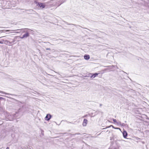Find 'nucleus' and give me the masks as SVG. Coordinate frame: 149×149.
<instances>
[{"instance_id": "obj_14", "label": "nucleus", "mask_w": 149, "mask_h": 149, "mask_svg": "<svg viewBox=\"0 0 149 149\" xmlns=\"http://www.w3.org/2000/svg\"><path fill=\"white\" fill-rule=\"evenodd\" d=\"M0 43L2 44L3 43V42H2L1 41H0Z\"/></svg>"}, {"instance_id": "obj_3", "label": "nucleus", "mask_w": 149, "mask_h": 149, "mask_svg": "<svg viewBox=\"0 0 149 149\" xmlns=\"http://www.w3.org/2000/svg\"><path fill=\"white\" fill-rule=\"evenodd\" d=\"M52 116L49 114H47L45 117V119L46 120H49L51 118Z\"/></svg>"}, {"instance_id": "obj_1", "label": "nucleus", "mask_w": 149, "mask_h": 149, "mask_svg": "<svg viewBox=\"0 0 149 149\" xmlns=\"http://www.w3.org/2000/svg\"><path fill=\"white\" fill-rule=\"evenodd\" d=\"M23 32H26V33L23 35L22 37H21L20 38L21 39H23L24 38H26L29 36V33L28 32H27L25 31H23Z\"/></svg>"}, {"instance_id": "obj_19", "label": "nucleus", "mask_w": 149, "mask_h": 149, "mask_svg": "<svg viewBox=\"0 0 149 149\" xmlns=\"http://www.w3.org/2000/svg\"><path fill=\"white\" fill-rule=\"evenodd\" d=\"M100 106H101L102 105L101 104H100Z\"/></svg>"}, {"instance_id": "obj_17", "label": "nucleus", "mask_w": 149, "mask_h": 149, "mask_svg": "<svg viewBox=\"0 0 149 149\" xmlns=\"http://www.w3.org/2000/svg\"><path fill=\"white\" fill-rule=\"evenodd\" d=\"M61 3H61L59 5H58V6H59Z\"/></svg>"}, {"instance_id": "obj_5", "label": "nucleus", "mask_w": 149, "mask_h": 149, "mask_svg": "<svg viewBox=\"0 0 149 149\" xmlns=\"http://www.w3.org/2000/svg\"><path fill=\"white\" fill-rule=\"evenodd\" d=\"M87 120L86 119H84V120L83 122V125L84 126H86L87 123Z\"/></svg>"}, {"instance_id": "obj_10", "label": "nucleus", "mask_w": 149, "mask_h": 149, "mask_svg": "<svg viewBox=\"0 0 149 149\" xmlns=\"http://www.w3.org/2000/svg\"><path fill=\"white\" fill-rule=\"evenodd\" d=\"M0 93H4V94H7V95H9V94L8 93H4L3 92L1 91H0Z\"/></svg>"}, {"instance_id": "obj_18", "label": "nucleus", "mask_w": 149, "mask_h": 149, "mask_svg": "<svg viewBox=\"0 0 149 149\" xmlns=\"http://www.w3.org/2000/svg\"><path fill=\"white\" fill-rule=\"evenodd\" d=\"M16 33H19V32H16Z\"/></svg>"}, {"instance_id": "obj_13", "label": "nucleus", "mask_w": 149, "mask_h": 149, "mask_svg": "<svg viewBox=\"0 0 149 149\" xmlns=\"http://www.w3.org/2000/svg\"><path fill=\"white\" fill-rule=\"evenodd\" d=\"M24 29H17V30H23Z\"/></svg>"}, {"instance_id": "obj_2", "label": "nucleus", "mask_w": 149, "mask_h": 149, "mask_svg": "<svg viewBox=\"0 0 149 149\" xmlns=\"http://www.w3.org/2000/svg\"><path fill=\"white\" fill-rule=\"evenodd\" d=\"M37 6L40 7L41 9H43L45 7V4L44 3H38L37 4Z\"/></svg>"}, {"instance_id": "obj_4", "label": "nucleus", "mask_w": 149, "mask_h": 149, "mask_svg": "<svg viewBox=\"0 0 149 149\" xmlns=\"http://www.w3.org/2000/svg\"><path fill=\"white\" fill-rule=\"evenodd\" d=\"M4 43L7 45H10L12 44V42L6 40L4 41Z\"/></svg>"}, {"instance_id": "obj_11", "label": "nucleus", "mask_w": 149, "mask_h": 149, "mask_svg": "<svg viewBox=\"0 0 149 149\" xmlns=\"http://www.w3.org/2000/svg\"><path fill=\"white\" fill-rule=\"evenodd\" d=\"M112 127L113 128H114V129H118V128H115L113 125H110V126H109L108 127Z\"/></svg>"}, {"instance_id": "obj_20", "label": "nucleus", "mask_w": 149, "mask_h": 149, "mask_svg": "<svg viewBox=\"0 0 149 149\" xmlns=\"http://www.w3.org/2000/svg\"><path fill=\"white\" fill-rule=\"evenodd\" d=\"M108 122H110V121L108 120Z\"/></svg>"}, {"instance_id": "obj_16", "label": "nucleus", "mask_w": 149, "mask_h": 149, "mask_svg": "<svg viewBox=\"0 0 149 149\" xmlns=\"http://www.w3.org/2000/svg\"><path fill=\"white\" fill-rule=\"evenodd\" d=\"M6 149H9L8 147H7Z\"/></svg>"}, {"instance_id": "obj_7", "label": "nucleus", "mask_w": 149, "mask_h": 149, "mask_svg": "<svg viewBox=\"0 0 149 149\" xmlns=\"http://www.w3.org/2000/svg\"><path fill=\"white\" fill-rule=\"evenodd\" d=\"M84 58L86 60H88L90 58V56L89 55H85L84 56Z\"/></svg>"}, {"instance_id": "obj_8", "label": "nucleus", "mask_w": 149, "mask_h": 149, "mask_svg": "<svg viewBox=\"0 0 149 149\" xmlns=\"http://www.w3.org/2000/svg\"><path fill=\"white\" fill-rule=\"evenodd\" d=\"M98 73L94 74H93V75H92V76H91V78H94L95 77H96L97 76V75H98Z\"/></svg>"}, {"instance_id": "obj_15", "label": "nucleus", "mask_w": 149, "mask_h": 149, "mask_svg": "<svg viewBox=\"0 0 149 149\" xmlns=\"http://www.w3.org/2000/svg\"><path fill=\"white\" fill-rule=\"evenodd\" d=\"M15 40H13V42H15Z\"/></svg>"}, {"instance_id": "obj_6", "label": "nucleus", "mask_w": 149, "mask_h": 149, "mask_svg": "<svg viewBox=\"0 0 149 149\" xmlns=\"http://www.w3.org/2000/svg\"><path fill=\"white\" fill-rule=\"evenodd\" d=\"M123 135L124 138H126L127 135V132L126 131H124L123 132Z\"/></svg>"}, {"instance_id": "obj_9", "label": "nucleus", "mask_w": 149, "mask_h": 149, "mask_svg": "<svg viewBox=\"0 0 149 149\" xmlns=\"http://www.w3.org/2000/svg\"><path fill=\"white\" fill-rule=\"evenodd\" d=\"M113 122H114V123H116L117 124H119V123L117 122V121L116 120V119H113Z\"/></svg>"}, {"instance_id": "obj_12", "label": "nucleus", "mask_w": 149, "mask_h": 149, "mask_svg": "<svg viewBox=\"0 0 149 149\" xmlns=\"http://www.w3.org/2000/svg\"><path fill=\"white\" fill-rule=\"evenodd\" d=\"M46 49L47 50H50V49L49 48H47Z\"/></svg>"}]
</instances>
